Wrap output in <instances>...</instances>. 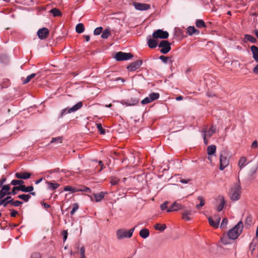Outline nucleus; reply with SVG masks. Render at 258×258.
<instances>
[{
	"label": "nucleus",
	"mask_w": 258,
	"mask_h": 258,
	"mask_svg": "<svg viewBox=\"0 0 258 258\" xmlns=\"http://www.w3.org/2000/svg\"><path fill=\"white\" fill-rule=\"evenodd\" d=\"M243 228V223L240 221L237 225H236L233 228L230 229L227 235L223 236L221 238V241L225 244H227L229 243L227 240V237L232 240L236 239L238 236L241 233Z\"/></svg>",
	"instance_id": "nucleus-1"
},
{
	"label": "nucleus",
	"mask_w": 258,
	"mask_h": 258,
	"mask_svg": "<svg viewBox=\"0 0 258 258\" xmlns=\"http://www.w3.org/2000/svg\"><path fill=\"white\" fill-rule=\"evenodd\" d=\"M139 100L137 98H131V99H127L125 101L124 104L126 106H134L138 104Z\"/></svg>",
	"instance_id": "nucleus-18"
},
{
	"label": "nucleus",
	"mask_w": 258,
	"mask_h": 258,
	"mask_svg": "<svg viewBox=\"0 0 258 258\" xmlns=\"http://www.w3.org/2000/svg\"><path fill=\"white\" fill-rule=\"evenodd\" d=\"M49 35V30L46 28H43L38 30L37 35L41 39L46 38Z\"/></svg>",
	"instance_id": "nucleus-13"
},
{
	"label": "nucleus",
	"mask_w": 258,
	"mask_h": 258,
	"mask_svg": "<svg viewBox=\"0 0 258 258\" xmlns=\"http://www.w3.org/2000/svg\"><path fill=\"white\" fill-rule=\"evenodd\" d=\"M220 200H221V203L217 207V210L218 211H221L222 210V209L224 207V205L225 203V200H224V198L223 197H220Z\"/></svg>",
	"instance_id": "nucleus-39"
},
{
	"label": "nucleus",
	"mask_w": 258,
	"mask_h": 258,
	"mask_svg": "<svg viewBox=\"0 0 258 258\" xmlns=\"http://www.w3.org/2000/svg\"><path fill=\"white\" fill-rule=\"evenodd\" d=\"M133 5L136 10L139 11H146L151 8L150 5L147 4L133 2Z\"/></svg>",
	"instance_id": "nucleus-10"
},
{
	"label": "nucleus",
	"mask_w": 258,
	"mask_h": 258,
	"mask_svg": "<svg viewBox=\"0 0 258 258\" xmlns=\"http://www.w3.org/2000/svg\"><path fill=\"white\" fill-rule=\"evenodd\" d=\"M97 128L98 130V131L100 132L101 134L104 135L105 133V130L102 127L101 124L97 123Z\"/></svg>",
	"instance_id": "nucleus-46"
},
{
	"label": "nucleus",
	"mask_w": 258,
	"mask_h": 258,
	"mask_svg": "<svg viewBox=\"0 0 258 258\" xmlns=\"http://www.w3.org/2000/svg\"><path fill=\"white\" fill-rule=\"evenodd\" d=\"M159 59L160 60H162V61L165 63H172V60L171 59V58L170 57H167V56H165L164 55H161L160 57H159Z\"/></svg>",
	"instance_id": "nucleus-29"
},
{
	"label": "nucleus",
	"mask_w": 258,
	"mask_h": 258,
	"mask_svg": "<svg viewBox=\"0 0 258 258\" xmlns=\"http://www.w3.org/2000/svg\"><path fill=\"white\" fill-rule=\"evenodd\" d=\"M172 205L175 209V211H177L179 210L182 209L184 207L180 204L177 203V202H174L172 204Z\"/></svg>",
	"instance_id": "nucleus-42"
},
{
	"label": "nucleus",
	"mask_w": 258,
	"mask_h": 258,
	"mask_svg": "<svg viewBox=\"0 0 258 258\" xmlns=\"http://www.w3.org/2000/svg\"><path fill=\"white\" fill-rule=\"evenodd\" d=\"M85 30L84 25L82 23H79L76 27V31L78 33H83Z\"/></svg>",
	"instance_id": "nucleus-28"
},
{
	"label": "nucleus",
	"mask_w": 258,
	"mask_h": 258,
	"mask_svg": "<svg viewBox=\"0 0 258 258\" xmlns=\"http://www.w3.org/2000/svg\"><path fill=\"white\" fill-rule=\"evenodd\" d=\"M229 164V160L225 153H221L220 156V169L223 170Z\"/></svg>",
	"instance_id": "nucleus-8"
},
{
	"label": "nucleus",
	"mask_w": 258,
	"mask_h": 258,
	"mask_svg": "<svg viewBox=\"0 0 258 258\" xmlns=\"http://www.w3.org/2000/svg\"><path fill=\"white\" fill-rule=\"evenodd\" d=\"M110 34V30L109 28L105 29L102 32L101 37L104 39H107Z\"/></svg>",
	"instance_id": "nucleus-32"
},
{
	"label": "nucleus",
	"mask_w": 258,
	"mask_h": 258,
	"mask_svg": "<svg viewBox=\"0 0 258 258\" xmlns=\"http://www.w3.org/2000/svg\"><path fill=\"white\" fill-rule=\"evenodd\" d=\"M252 223V217L248 216L247 217L245 220V224L247 225V227H249Z\"/></svg>",
	"instance_id": "nucleus-49"
},
{
	"label": "nucleus",
	"mask_w": 258,
	"mask_h": 258,
	"mask_svg": "<svg viewBox=\"0 0 258 258\" xmlns=\"http://www.w3.org/2000/svg\"><path fill=\"white\" fill-rule=\"evenodd\" d=\"M46 183L48 185V188L50 189H55L57 188L59 186V184L56 183H53L51 181H47L46 182Z\"/></svg>",
	"instance_id": "nucleus-27"
},
{
	"label": "nucleus",
	"mask_w": 258,
	"mask_h": 258,
	"mask_svg": "<svg viewBox=\"0 0 258 258\" xmlns=\"http://www.w3.org/2000/svg\"><path fill=\"white\" fill-rule=\"evenodd\" d=\"M18 198L20 199L23 200L25 202H27L30 199L31 196L29 195L23 194L19 195Z\"/></svg>",
	"instance_id": "nucleus-36"
},
{
	"label": "nucleus",
	"mask_w": 258,
	"mask_h": 258,
	"mask_svg": "<svg viewBox=\"0 0 258 258\" xmlns=\"http://www.w3.org/2000/svg\"><path fill=\"white\" fill-rule=\"evenodd\" d=\"M190 180V179H181L180 181L182 183H187Z\"/></svg>",
	"instance_id": "nucleus-63"
},
{
	"label": "nucleus",
	"mask_w": 258,
	"mask_h": 258,
	"mask_svg": "<svg viewBox=\"0 0 258 258\" xmlns=\"http://www.w3.org/2000/svg\"><path fill=\"white\" fill-rule=\"evenodd\" d=\"M80 254H81V256H85V248L84 246H82L80 248Z\"/></svg>",
	"instance_id": "nucleus-59"
},
{
	"label": "nucleus",
	"mask_w": 258,
	"mask_h": 258,
	"mask_svg": "<svg viewBox=\"0 0 258 258\" xmlns=\"http://www.w3.org/2000/svg\"><path fill=\"white\" fill-rule=\"evenodd\" d=\"M241 195V186L235 184L230 190L229 196L232 201H236L240 199Z\"/></svg>",
	"instance_id": "nucleus-2"
},
{
	"label": "nucleus",
	"mask_w": 258,
	"mask_h": 258,
	"mask_svg": "<svg viewBox=\"0 0 258 258\" xmlns=\"http://www.w3.org/2000/svg\"><path fill=\"white\" fill-rule=\"evenodd\" d=\"M152 36L155 39H166L168 37L169 34L166 31H164L161 29H158L153 33Z\"/></svg>",
	"instance_id": "nucleus-7"
},
{
	"label": "nucleus",
	"mask_w": 258,
	"mask_h": 258,
	"mask_svg": "<svg viewBox=\"0 0 258 258\" xmlns=\"http://www.w3.org/2000/svg\"><path fill=\"white\" fill-rule=\"evenodd\" d=\"M253 72L254 73L258 74V64L253 68Z\"/></svg>",
	"instance_id": "nucleus-64"
},
{
	"label": "nucleus",
	"mask_w": 258,
	"mask_h": 258,
	"mask_svg": "<svg viewBox=\"0 0 258 258\" xmlns=\"http://www.w3.org/2000/svg\"><path fill=\"white\" fill-rule=\"evenodd\" d=\"M0 60H1V62H3V63H7V62H8V58L5 55H1L0 56Z\"/></svg>",
	"instance_id": "nucleus-53"
},
{
	"label": "nucleus",
	"mask_w": 258,
	"mask_h": 258,
	"mask_svg": "<svg viewBox=\"0 0 258 258\" xmlns=\"http://www.w3.org/2000/svg\"><path fill=\"white\" fill-rule=\"evenodd\" d=\"M83 106V103L82 102H79L77 103L76 105H74L73 107L68 108H66L63 109L60 112V117H62L64 115L68 113H71L73 112H75L81 109Z\"/></svg>",
	"instance_id": "nucleus-4"
},
{
	"label": "nucleus",
	"mask_w": 258,
	"mask_h": 258,
	"mask_svg": "<svg viewBox=\"0 0 258 258\" xmlns=\"http://www.w3.org/2000/svg\"><path fill=\"white\" fill-rule=\"evenodd\" d=\"M140 235L143 238H146L149 235V231L148 229L144 228L142 229L140 231Z\"/></svg>",
	"instance_id": "nucleus-25"
},
{
	"label": "nucleus",
	"mask_w": 258,
	"mask_h": 258,
	"mask_svg": "<svg viewBox=\"0 0 258 258\" xmlns=\"http://www.w3.org/2000/svg\"><path fill=\"white\" fill-rule=\"evenodd\" d=\"M161 47L160 52L163 54L167 53L171 50L170 43L167 40L161 41L158 45Z\"/></svg>",
	"instance_id": "nucleus-6"
},
{
	"label": "nucleus",
	"mask_w": 258,
	"mask_h": 258,
	"mask_svg": "<svg viewBox=\"0 0 258 258\" xmlns=\"http://www.w3.org/2000/svg\"><path fill=\"white\" fill-rule=\"evenodd\" d=\"M33 189V186H26L25 185H21L14 187L11 193H12V195H15L16 194L15 190H20L23 192H31Z\"/></svg>",
	"instance_id": "nucleus-9"
},
{
	"label": "nucleus",
	"mask_w": 258,
	"mask_h": 258,
	"mask_svg": "<svg viewBox=\"0 0 258 258\" xmlns=\"http://www.w3.org/2000/svg\"><path fill=\"white\" fill-rule=\"evenodd\" d=\"M23 204V202L20 201H14L13 199L11 198V205L14 207H19L20 206Z\"/></svg>",
	"instance_id": "nucleus-40"
},
{
	"label": "nucleus",
	"mask_w": 258,
	"mask_h": 258,
	"mask_svg": "<svg viewBox=\"0 0 258 258\" xmlns=\"http://www.w3.org/2000/svg\"><path fill=\"white\" fill-rule=\"evenodd\" d=\"M11 197L8 196L4 200H2L0 201V205H3L4 207H7V205L9 204H11Z\"/></svg>",
	"instance_id": "nucleus-24"
},
{
	"label": "nucleus",
	"mask_w": 258,
	"mask_h": 258,
	"mask_svg": "<svg viewBox=\"0 0 258 258\" xmlns=\"http://www.w3.org/2000/svg\"><path fill=\"white\" fill-rule=\"evenodd\" d=\"M135 227L127 231L125 229H120L116 231V237L118 240H121L125 238H130L132 236Z\"/></svg>",
	"instance_id": "nucleus-3"
},
{
	"label": "nucleus",
	"mask_w": 258,
	"mask_h": 258,
	"mask_svg": "<svg viewBox=\"0 0 258 258\" xmlns=\"http://www.w3.org/2000/svg\"><path fill=\"white\" fill-rule=\"evenodd\" d=\"M147 43L150 48H155L157 46V41L153 37V38H149Z\"/></svg>",
	"instance_id": "nucleus-19"
},
{
	"label": "nucleus",
	"mask_w": 258,
	"mask_h": 258,
	"mask_svg": "<svg viewBox=\"0 0 258 258\" xmlns=\"http://www.w3.org/2000/svg\"><path fill=\"white\" fill-rule=\"evenodd\" d=\"M79 208V205L77 203H75L73 205V208L72 211L70 212L71 215L72 216L76 212L77 210H78Z\"/></svg>",
	"instance_id": "nucleus-47"
},
{
	"label": "nucleus",
	"mask_w": 258,
	"mask_h": 258,
	"mask_svg": "<svg viewBox=\"0 0 258 258\" xmlns=\"http://www.w3.org/2000/svg\"><path fill=\"white\" fill-rule=\"evenodd\" d=\"M24 183V181L22 180H13L11 184L13 185H23V184Z\"/></svg>",
	"instance_id": "nucleus-43"
},
{
	"label": "nucleus",
	"mask_w": 258,
	"mask_h": 258,
	"mask_svg": "<svg viewBox=\"0 0 258 258\" xmlns=\"http://www.w3.org/2000/svg\"><path fill=\"white\" fill-rule=\"evenodd\" d=\"M198 200L200 201V203L196 206V207L198 209H200L202 207L204 206L205 204V200L202 196L198 197Z\"/></svg>",
	"instance_id": "nucleus-31"
},
{
	"label": "nucleus",
	"mask_w": 258,
	"mask_h": 258,
	"mask_svg": "<svg viewBox=\"0 0 258 258\" xmlns=\"http://www.w3.org/2000/svg\"><path fill=\"white\" fill-rule=\"evenodd\" d=\"M187 32L189 35L194 34H199L200 33L199 30L196 29L194 26H189L187 29Z\"/></svg>",
	"instance_id": "nucleus-22"
},
{
	"label": "nucleus",
	"mask_w": 258,
	"mask_h": 258,
	"mask_svg": "<svg viewBox=\"0 0 258 258\" xmlns=\"http://www.w3.org/2000/svg\"><path fill=\"white\" fill-rule=\"evenodd\" d=\"M152 102L149 96L146 97L145 99L142 100L141 103L142 104H146Z\"/></svg>",
	"instance_id": "nucleus-52"
},
{
	"label": "nucleus",
	"mask_w": 258,
	"mask_h": 258,
	"mask_svg": "<svg viewBox=\"0 0 258 258\" xmlns=\"http://www.w3.org/2000/svg\"><path fill=\"white\" fill-rule=\"evenodd\" d=\"M62 235H63V241H66L67 240L68 237V232L67 230H63L62 232Z\"/></svg>",
	"instance_id": "nucleus-57"
},
{
	"label": "nucleus",
	"mask_w": 258,
	"mask_h": 258,
	"mask_svg": "<svg viewBox=\"0 0 258 258\" xmlns=\"http://www.w3.org/2000/svg\"><path fill=\"white\" fill-rule=\"evenodd\" d=\"M36 74L33 73V74H31V75L28 76L27 77V78L23 80V83L24 84L28 83V82H29L31 81V80L32 78H34L36 76Z\"/></svg>",
	"instance_id": "nucleus-37"
},
{
	"label": "nucleus",
	"mask_w": 258,
	"mask_h": 258,
	"mask_svg": "<svg viewBox=\"0 0 258 258\" xmlns=\"http://www.w3.org/2000/svg\"><path fill=\"white\" fill-rule=\"evenodd\" d=\"M246 160L247 159L245 157L242 156L240 157L239 159V160L238 161V166L240 168V169H242L243 167H244L246 165Z\"/></svg>",
	"instance_id": "nucleus-21"
},
{
	"label": "nucleus",
	"mask_w": 258,
	"mask_h": 258,
	"mask_svg": "<svg viewBox=\"0 0 258 258\" xmlns=\"http://www.w3.org/2000/svg\"><path fill=\"white\" fill-rule=\"evenodd\" d=\"M252 148H256L258 147V144L257 141L255 140L253 141L251 146Z\"/></svg>",
	"instance_id": "nucleus-61"
},
{
	"label": "nucleus",
	"mask_w": 258,
	"mask_h": 258,
	"mask_svg": "<svg viewBox=\"0 0 258 258\" xmlns=\"http://www.w3.org/2000/svg\"><path fill=\"white\" fill-rule=\"evenodd\" d=\"M168 204V202H165L164 203L161 205L160 208L162 210H164L167 208V205Z\"/></svg>",
	"instance_id": "nucleus-55"
},
{
	"label": "nucleus",
	"mask_w": 258,
	"mask_h": 258,
	"mask_svg": "<svg viewBox=\"0 0 258 258\" xmlns=\"http://www.w3.org/2000/svg\"><path fill=\"white\" fill-rule=\"evenodd\" d=\"M31 258H41V256L39 253L35 252L31 255Z\"/></svg>",
	"instance_id": "nucleus-58"
},
{
	"label": "nucleus",
	"mask_w": 258,
	"mask_h": 258,
	"mask_svg": "<svg viewBox=\"0 0 258 258\" xmlns=\"http://www.w3.org/2000/svg\"><path fill=\"white\" fill-rule=\"evenodd\" d=\"M250 50L253 59L256 62H258V47L255 45H252L250 47Z\"/></svg>",
	"instance_id": "nucleus-17"
},
{
	"label": "nucleus",
	"mask_w": 258,
	"mask_h": 258,
	"mask_svg": "<svg viewBox=\"0 0 258 258\" xmlns=\"http://www.w3.org/2000/svg\"><path fill=\"white\" fill-rule=\"evenodd\" d=\"M228 223V219L227 218H224L222 220V221L221 222L220 228H224L226 227V225Z\"/></svg>",
	"instance_id": "nucleus-51"
},
{
	"label": "nucleus",
	"mask_w": 258,
	"mask_h": 258,
	"mask_svg": "<svg viewBox=\"0 0 258 258\" xmlns=\"http://www.w3.org/2000/svg\"><path fill=\"white\" fill-rule=\"evenodd\" d=\"M191 215V211L190 210H185L182 213V217L186 221H189L191 220V218L189 216Z\"/></svg>",
	"instance_id": "nucleus-20"
},
{
	"label": "nucleus",
	"mask_w": 258,
	"mask_h": 258,
	"mask_svg": "<svg viewBox=\"0 0 258 258\" xmlns=\"http://www.w3.org/2000/svg\"><path fill=\"white\" fill-rule=\"evenodd\" d=\"M10 211H11L10 214L11 217H15L18 214V212L13 209L10 210Z\"/></svg>",
	"instance_id": "nucleus-56"
},
{
	"label": "nucleus",
	"mask_w": 258,
	"mask_h": 258,
	"mask_svg": "<svg viewBox=\"0 0 258 258\" xmlns=\"http://www.w3.org/2000/svg\"><path fill=\"white\" fill-rule=\"evenodd\" d=\"M103 28L101 27L96 28L94 31V34L95 35H99L102 31Z\"/></svg>",
	"instance_id": "nucleus-48"
},
{
	"label": "nucleus",
	"mask_w": 258,
	"mask_h": 258,
	"mask_svg": "<svg viewBox=\"0 0 258 258\" xmlns=\"http://www.w3.org/2000/svg\"><path fill=\"white\" fill-rule=\"evenodd\" d=\"M31 174L28 172H21L15 173V177L17 178L27 179L30 177Z\"/></svg>",
	"instance_id": "nucleus-16"
},
{
	"label": "nucleus",
	"mask_w": 258,
	"mask_h": 258,
	"mask_svg": "<svg viewBox=\"0 0 258 258\" xmlns=\"http://www.w3.org/2000/svg\"><path fill=\"white\" fill-rule=\"evenodd\" d=\"M111 81H121V82L122 83H124L125 82V80L122 79V78H120V77H117V78H112L111 80Z\"/></svg>",
	"instance_id": "nucleus-60"
},
{
	"label": "nucleus",
	"mask_w": 258,
	"mask_h": 258,
	"mask_svg": "<svg viewBox=\"0 0 258 258\" xmlns=\"http://www.w3.org/2000/svg\"><path fill=\"white\" fill-rule=\"evenodd\" d=\"M50 13H51L54 17L60 16L61 15V12L57 9L54 8L50 11Z\"/></svg>",
	"instance_id": "nucleus-34"
},
{
	"label": "nucleus",
	"mask_w": 258,
	"mask_h": 258,
	"mask_svg": "<svg viewBox=\"0 0 258 258\" xmlns=\"http://www.w3.org/2000/svg\"><path fill=\"white\" fill-rule=\"evenodd\" d=\"M62 138L60 137L53 138L50 142L51 143L60 144L62 143Z\"/></svg>",
	"instance_id": "nucleus-41"
},
{
	"label": "nucleus",
	"mask_w": 258,
	"mask_h": 258,
	"mask_svg": "<svg viewBox=\"0 0 258 258\" xmlns=\"http://www.w3.org/2000/svg\"><path fill=\"white\" fill-rule=\"evenodd\" d=\"M149 97L150 99V100L153 101L159 98V94L158 93H152L149 95Z\"/></svg>",
	"instance_id": "nucleus-38"
},
{
	"label": "nucleus",
	"mask_w": 258,
	"mask_h": 258,
	"mask_svg": "<svg viewBox=\"0 0 258 258\" xmlns=\"http://www.w3.org/2000/svg\"><path fill=\"white\" fill-rule=\"evenodd\" d=\"M254 240H255V239H253V240H252V242L250 243V246H249V248L251 250L252 252L255 249V244L254 243Z\"/></svg>",
	"instance_id": "nucleus-54"
},
{
	"label": "nucleus",
	"mask_w": 258,
	"mask_h": 258,
	"mask_svg": "<svg viewBox=\"0 0 258 258\" xmlns=\"http://www.w3.org/2000/svg\"><path fill=\"white\" fill-rule=\"evenodd\" d=\"M107 192H101L99 194L94 195V197L96 202H100L104 198L105 194Z\"/></svg>",
	"instance_id": "nucleus-26"
},
{
	"label": "nucleus",
	"mask_w": 258,
	"mask_h": 258,
	"mask_svg": "<svg viewBox=\"0 0 258 258\" xmlns=\"http://www.w3.org/2000/svg\"><path fill=\"white\" fill-rule=\"evenodd\" d=\"M142 64V60H137L130 64L127 67V69L130 72H133L137 70Z\"/></svg>",
	"instance_id": "nucleus-12"
},
{
	"label": "nucleus",
	"mask_w": 258,
	"mask_h": 258,
	"mask_svg": "<svg viewBox=\"0 0 258 258\" xmlns=\"http://www.w3.org/2000/svg\"><path fill=\"white\" fill-rule=\"evenodd\" d=\"M10 186L9 184L3 186L0 190V199L4 198L7 195H12V191H10Z\"/></svg>",
	"instance_id": "nucleus-14"
},
{
	"label": "nucleus",
	"mask_w": 258,
	"mask_h": 258,
	"mask_svg": "<svg viewBox=\"0 0 258 258\" xmlns=\"http://www.w3.org/2000/svg\"><path fill=\"white\" fill-rule=\"evenodd\" d=\"M196 25L198 28H199L206 27V25L204 21L201 19H198L196 21Z\"/></svg>",
	"instance_id": "nucleus-30"
},
{
	"label": "nucleus",
	"mask_w": 258,
	"mask_h": 258,
	"mask_svg": "<svg viewBox=\"0 0 258 258\" xmlns=\"http://www.w3.org/2000/svg\"><path fill=\"white\" fill-rule=\"evenodd\" d=\"M258 169L257 165H255L253 166L249 170V175L250 176H253L256 172V171Z\"/></svg>",
	"instance_id": "nucleus-45"
},
{
	"label": "nucleus",
	"mask_w": 258,
	"mask_h": 258,
	"mask_svg": "<svg viewBox=\"0 0 258 258\" xmlns=\"http://www.w3.org/2000/svg\"><path fill=\"white\" fill-rule=\"evenodd\" d=\"M216 131V127L214 125H212L211 127L207 130V128H203L202 130L203 136H207V137H211Z\"/></svg>",
	"instance_id": "nucleus-11"
},
{
	"label": "nucleus",
	"mask_w": 258,
	"mask_h": 258,
	"mask_svg": "<svg viewBox=\"0 0 258 258\" xmlns=\"http://www.w3.org/2000/svg\"><path fill=\"white\" fill-rule=\"evenodd\" d=\"M119 181V179L116 177H110V182L112 185H116Z\"/></svg>",
	"instance_id": "nucleus-44"
},
{
	"label": "nucleus",
	"mask_w": 258,
	"mask_h": 258,
	"mask_svg": "<svg viewBox=\"0 0 258 258\" xmlns=\"http://www.w3.org/2000/svg\"><path fill=\"white\" fill-rule=\"evenodd\" d=\"M133 57V55L131 53H126L119 51L117 52L115 55V58L117 61H122L128 60Z\"/></svg>",
	"instance_id": "nucleus-5"
},
{
	"label": "nucleus",
	"mask_w": 258,
	"mask_h": 258,
	"mask_svg": "<svg viewBox=\"0 0 258 258\" xmlns=\"http://www.w3.org/2000/svg\"><path fill=\"white\" fill-rule=\"evenodd\" d=\"M216 150V146L214 145H210L207 148L208 154L210 156L215 154Z\"/></svg>",
	"instance_id": "nucleus-23"
},
{
	"label": "nucleus",
	"mask_w": 258,
	"mask_h": 258,
	"mask_svg": "<svg viewBox=\"0 0 258 258\" xmlns=\"http://www.w3.org/2000/svg\"><path fill=\"white\" fill-rule=\"evenodd\" d=\"M79 191H85L86 192H91V189L89 187H87L86 186H82L81 187H79Z\"/></svg>",
	"instance_id": "nucleus-50"
},
{
	"label": "nucleus",
	"mask_w": 258,
	"mask_h": 258,
	"mask_svg": "<svg viewBox=\"0 0 258 258\" xmlns=\"http://www.w3.org/2000/svg\"><path fill=\"white\" fill-rule=\"evenodd\" d=\"M72 189V186H71L68 185V186H64V191H71Z\"/></svg>",
	"instance_id": "nucleus-62"
},
{
	"label": "nucleus",
	"mask_w": 258,
	"mask_h": 258,
	"mask_svg": "<svg viewBox=\"0 0 258 258\" xmlns=\"http://www.w3.org/2000/svg\"><path fill=\"white\" fill-rule=\"evenodd\" d=\"M220 218L215 216L214 220L211 217L208 218V221L210 225L214 228H218L219 225Z\"/></svg>",
	"instance_id": "nucleus-15"
},
{
	"label": "nucleus",
	"mask_w": 258,
	"mask_h": 258,
	"mask_svg": "<svg viewBox=\"0 0 258 258\" xmlns=\"http://www.w3.org/2000/svg\"><path fill=\"white\" fill-rule=\"evenodd\" d=\"M154 228L157 230H159L160 231H163L166 228V226L165 224L161 225L159 223H157L155 226Z\"/></svg>",
	"instance_id": "nucleus-33"
},
{
	"label": "nucleus",
	"mask_w": 258,
	"mask_h": 258,
	"mask_svg": "<svg viewBox=\"0 0 258 258\" xmlns=\"http://www.w3.org/2000/svg\"><path fill=\"white\" fill-rule=\"evenodd\" d=\"M244 39H246L247 41H250L252 43L256 42V39L253 36L249 34L245 35Z\"/></svg>",
	"instance_id": "nucleus-35"
}]
</instances>
